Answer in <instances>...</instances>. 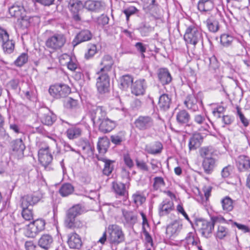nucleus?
<instances>
[{"label":"nucleus","instance_id":"46","mask_svg":"<svg viewBox=\"0 0 250 250\" xmlns=\"http://www.w3.org/2000/svg\"><path fill=\"white\" fill-rule=\"evenodd\" d=\"M32 224L33 227L31 229H34L32 232L38 233L44 229L45 222L43 219H38L33 221Z\"/></svg>","mask_w":250,"mask_h":250},{"label":"nucleus","instance_id":"32","mask_svg":"<svg viewBox=\"0 0 250 250\" xmlns=\"http://www.w3.org/2000/svg\"><path fill=\"white\" fill-rule=\"evenodd\" d=\"M216 160L213 158H206L204 159L202 167L204 169V172L208 175L211 174L215 167Z\"/></svg>","mask_w":250,"mask_h":250},{"label":"nucleus","instance_id":"9","mask_svg":"<svg viewBox=\"0 0 250 250\" xmlns=\"http://www.w3.org/2000/svg\"><path fill=\"white\" fill-rule=\"evenodd\" d=\"M23 11H24L23 7L18 5H13L9 8V13L11 16L18 19L21 18L22 23L23 24H25V27H27L32 22L34 17L22 16Z\"/></svg>","mask_w":250,"mask_h":250},{"label":"nucleus","instance_id":"26","mask_svg":"<svg viewBox=\"0 0 250 250\" xmlns=\"http://www.w3.org/2000/svg\"><path fill=\"white\" fill-rule=\"evenodd\" d=\"M247 42L243 41L236 40L233 43L232 49L237 56H243L247 54L246 50Z\"/></svg>","mask_w":250,"mask_h":250},{"label":"nucleus","instance_id":"63","mask_svg":"<svg viewBox=\"0 0 250 250\" xmlns=\"http://www.w3.org/2000/svg\"><path fill=\"white\" fill-rule=\"evenodd\" d=\"M123 159L125 165L129 168L131 169L134 167V163L129 154H124Z\"/></svg>","mask_w":250,"mask_h":250},{"label":"nucleus","instance_id":"20","mask_svg":"<svg viewBox=\"0 0 250 250\" xmlns=\"http://www.w3.org/2000/svg\"><path fill=\"white\" fill-rule=\"evenodd\" d=\"M146 87V83L145 79L138 80L131 85V93L137 96L143 95L145 93Z\"/></svg>","mask_w":250,"mask_h":250},{"label":"nucleus","instance_id":"51","mask_svg":"<svg viewBox=\"0 0 250 250\" xmlns=\"http://www.w3.org/2000/svg\"><path fill=\"white\" fill-rule=\"evenodd\" d=\"M132 199L134 203L137 207L142 205L146 201V197L137 192L132 195Z\"/></svg>","mask_w":250,"mask_h":250},{"label":"nucleus","instance_id":"40","mask_svg":"<svg viewBox=\"0 0 250 250\" xmlns=\"http://www.w3.org/2000/svg\"><path fill=\"white\" fill-rule=\"evenodd\" d=\"M74 191V187L70 183L63 184L59 189V193L62 197H67Z\"/></svg>","mask_w":250,"mask_h":250},{"label":"nucleus","instance_id":"61","mask_svg":"<svg viewBox=\"0 0 250 250\" xmlns=\"http://www.w3.org/2000/svg\"><path fill=\"white\" fill-rule=\"evenodd\" d=\"M208 60L209 62V67L210 69L215 70L216 69L219 68V62L214 56H213L210 58H208Z\"/></svg>","mask_w":250,"mask_h":250},{"label":"nucleus","instance_id":"34","mask_svg":"<svg viewBox=\"0 0 250 250\" xmlns=\"http://www.w3.org/2000/svg\"><path fill=\"white\" fill-rule=\"evenodd\" d=\"M163 148V145L160 141H155L149 146H146V150L147 153L152 155L161 154Z\"/></svg>","mask_w":250,"mask_h":250},{"label":"nucleus","instance_id":"18","mask_svg":"<svg viewBox=\"0 0 250 250\" xmlns=\"http://www.w3.org/2000/svg\"><path fill=\"white\" fill-rule=\"evenodd\" d=\"M191 117L185 109L179 110L176 115V121L179 126H189Z\"/></svg>","mask_w":250,"mask_h":250},{"label":"nucleus","instance_id":"43","mask_svg":"<svg viewBox=\"0 0 250 250\" xmlns=\"http://www.w3.org/2000/svg\"><path fill=\"white\" fill-rule=\"evenodd\" d=\"M182 228V225L177 221H174L169 225L166 229L167 234H175L180 232Z\"/></svg>","mask_w":250,"mask_h":250},{"label":"nucleus","instance_id":"54","mask_svg":"<svg viewBox=\"0 0 250 250\" xmlns=\"http://www.w3.org/2000/svg\"><path fill=\"white\" fill-rule=\"evenodd\" d=\"M97 52V46L95 44H91L88 46L87 51L84 54V58L88 60L92 59Z\"/></svg>","mask_w":250,"mask_h":250},{"label":"nucleus","instance_id":"38","mask_svg":"<svg viewBox=\"0 0 250 250\" xmlns=\"http://www.w3.org/2000/svg\"><path fill=\"white\" fill-rule=\"evenodd\" d=\"M112 143L116 146L122 145V143L125 140V131H120L117 133L110 136V140Z\"/></svg>","mask_w":250,"mask_h":250},{"label":"nucleus","instance_id":"11","mask_svg":"<svg viewBox=\"0 0 250 250\" xmlns=\"http://www.w3.org/2000/svg\"><path fill=\"white\" fill-rule=\"evenodd\" d=\"M192 228L196 231H198L202 234L211 233L213 229V225L210 222L202 219H195L194 222L191 223Z\"/></svg>","mask_w":250,"mask_h":250},{"label":"nucleus","instance_id":"15","mask_svg":"<svg viewBox=\"0 0 250 250\" xmlns=\"http://www.w3.org/2000/svg\"><path fill=\"white\" fill-rule=\"evenodd\" d=\"M99 76L97 79L96 86L99 93L103 94L109 91V77L107 74H97Z\"/></svg>","mask_w":250,"mask_h":250},{"label":"nucleus","instance_id":"6","mask_svg":"<svg viewBox=\"0 0 250 250\" xmlns=\"http://www.w3.org/2000/svg\"><path fill=\"white\" fill-rule=\"evenodd\" d=\"M154 120L149 115H140L134 121L135 128L140 131H146L151 130L154 126Z\"/></svg>","mask_w":250,"mask_h":250},{"label":"nucleus","instance_id":"29","mask_svg":"<svg viewBox=\"0 0 250 250\" xmlns=\"http://www.w3.org/2000/svg\"><path fill=\"white\" fill-rule=\"evenodd\" d=\"M203 136L199 133L193 134L188 142L189 150H194L199 148L203 141Z\"/></svg>","mask_w":250,"mask_h":250},{"label":"nucleus","instance_id":"37","mask_svg":"<svg viewBox=\"0 0 250 250\" xmlns=\"http://www.w3.org/2000/svg\"><path fill=\"white\" fill-rule=\"evenodd\" d=\"M70 249H80L82 246V241L79 235H70L67 240Z\"/></svg>","mask_w":250,"mask_h":250},{"label":"nucleus","instance_id":"16","mask_svg":"<svg viewBox=\"0 0 250 250\" xmlns=\"http://www.w3.org/2000/svg\"><path fill=\"white\" fill-rule=\"evenodd\" d=\"M83 7L90 12L101 13L104 11L105 4L102 0H87L84 2Z\"/></svg>","mask_w":250,"mask_h":250},{"label":"nucleus","instance_id":"10","mask_svg":"<svg viewBox=\"0 0 250 250\" xmlns=\"http://www.w3.org/2000/svg\"><path fill=\"white\" fill-rule=\"evenodd\" d=\"M38 116L41 123L45 125L51 126L56 121V115L47 107H42L38 111Z\"/></svg>","mask_w":250,"mask_h":250},{"label":"nucleus","instance_id":"5","mask_svg":"<svg viewBox=\"0 0 250 250\" xmlns=\"http://www.w3.org/2000/svg\"><path fill=\"white\" fill-rule=\"evenodd\" d=\"M197 9L202 14H214L215 17H221L222 13L215 7L214 0H199Z\"/></svg>","mask_w":250,"mask_h":250},{"label":"nucleus","instance_id":"50","mask_svg":"<svg viewBox=\"0 0 250 250\" xmlns=\"http://www.w3.org/2000/svg\"><path fill=\"white\" fill-rule=\"evenodd\" d=\"M64 106L70 109H76L79 107V102L71 97L66 98L64 101Z\"/></svg>","mask_w":250,"mask_h":250},{"label":"nucleus","instance_id":"49","mask_svg":"<svg viewBox=\"0 0 250 250\" xmlns=\"http://www.w3.org/2000/svg\"><path fill=\"white\" fill-rule=\"evenodd\" d=\"M235 40L234 38L228 34H222L220 37V42L221 44L225 47H229L233 45Z\"/></svg>","mask_w":250,"mask_h":250},{"label":"nucleus","instance_id":"21","mask_svg":"<svg viewBox=\"0 0 250 250\" xmlns=\"http://www.w3.org/2000/svg\"><path fill=\"white\" fill-rule=\"evenodd\" d=\"M114 64V61L112 57L109 55H105L102 58L100 65L102 66L100 71L97 74H107L111 70L112 66Z\"/></svg>","mask_w":250,"mask_h":250},{"label":"nucleus","instance_id":"35","mask_svg":"<svg viewBox=\"0 0 250 250\" xmlns=\"http://www.w3.org/2000/svg\"><path fill=\"white\" fill-rule=\"evenodd\" d=\"M10 146L13 151L17 152L20 155H23L25 146L21 139L13 140L10 143Z\"/></svg>","mask_w":250,"mask_h":250},{"label":"nucleus","instance_id":"47","mask_svg":"<svg viewBox=\"0 0 250 250\" xmlns=\"http://www.w3.org/2000/svg\"><path fill=\"white\" fill-rule=\"evenodd\" d=\"M52 242L53 239L51 235H42L39 240V245L41 248L47 250Z\"/></svg>","mask_w":250,"mask_h":250},{"label":"nucleus","instance_id":"17","mask_svg":"<svg viewBox=\"0 0 250 250\" xmlns=\"http://www.w3.org/2000/svg\"><path fill=\"white\" fill-rule=\"evenodd\" d=\"M122 221L125 226L133 227L137 223L138 214L135 211L122 209Z\"/></svg>","mask_w":250,"mask_h":250},{"label":"nucleus","instance_id":"59","mask_svg":"<svg viewBox=\"0 0 250 250\" xmlns=\"http://www.w3.org/2000/svg\"><path fill=\"white\" fill-rule=\"evenodd\" d=\"M72 225L71 227H66L68 229H78L85 230L86 228L85 224L80 220H76L72 222Z\"/></svg>","mask_w":250,"mask_h":250},{"label":"nucleus","instance_id":"2","mask_svg":"<svg viewBox=\"0 0 250 250\" xmlns=\"http://www.w3.org/2000/svg\"><path fill=\"white\" fill-rule=\"evenodd\" d=\"M184 39L187 43L192 44L194 46L200 42L203 46L202 31L194 25H190L187 28Z\"/></svg>","mask_w":250,"mask_h":250},{"label":"nucleus","instance_id":"39","mask_svg":"<svg viewBox=\"0 0 250 250\" xmlns=\"http://www.w3.org/2000/svg\"><path fill=\"white\" fill-rule=\"evenodd\" d=\"M133 81V78L131 75L128 74L123 75L120 79V88L126 90L131 84L132 85Z\"/></svg>","mask_w":250,"mask_h":250},{"label":"nucleus","instance_id":"48","mask_svg":"<svg viewBox=\"0 0 250 250\" xmlns=\"http://www.w3.org/2000/svg\"><path fill=\"white\" fill-rule=\"evenodd\" d=\"M82 130L78 127L74 126L68 128L66 132V136L69 139H74L79 137L81 134Z\"/></svg>","mask_w":250,"mask_h":250},{"label":"nucleus","instance_id":"62","mask_svg":"<svg viewBox=\"0 0 250 250\" xmlns=\"http://www.w3.org/2000/svg\"><path fill=\"white\" fill-rule=\"evenodd\" d=\"M236 109L237 115L239 116V118L241 123L243 124L244 126L247 127L249 125V120L245 117L244 114L242 113L241 110V108L237 106Z\"/></svg>","mask_w":250,"mask_h":250},{"label":"nucleus","instance_id":"13","mask_svg":"<svg viewBox=\"0 0 250 250\" xmlns=\"http://www.w3.org/2000/svg\"><path fill=\"white\" fill-rule=\"evenodd\" d=\"M89 115L93 124L99 125L107 117L106 110L102 106L93 107L89 111Z\"/></svg>","mask_w":250,"mask_h":250},{"label":"nucleus","instance_id":"4","mask_svg":"<svg viewBox=\"0 0 250 250\" xmlns=\"http://www.w3.org/2000/svg\"><path fill=\"white\" fill-rule=\"evenodd\" d=\"M66 42V38L62 33H54L45 41L46 46L54 51L61 49Z\"/></svg>","mask_w":250,"mask_h":250},{"label":"nucleus","instance_id":"3","mask_svg":"<svg viewBox=\"0 0 250 250\" xmlns=\"http://www.w3.org/2000/svg\"><path fill=\"white\" fill-rule=\"evenodd\" d=\"M204 95L201 91L196 94H188L186 98L184 104L187 108L193 112H195L202 108Z\"/></svg>","mask_w":250,"mask_h":250},{"label":"nucleus","instance_id":"1","mask_svg":"<svg viewBox=\"0 0 250 250\" xmlns=\"http://www.w3.org/2000/svg\"><path fill=\"white\" fill-rule=\"evenodd\" d=\"M43 195L40 192H35L32 194L24 195L21 199L22 216L27 221L33 219L32 209L29 208L37 204L42 198Z\"/></svg>","mask_w":250,"mask_h":250},{"label":"nucleus","instance_id":"27","mask_svg":"<svg viewBox=\"0 0 250 250\" xmlns=\"http://www.w3.org/2000/svg\"><path fill=\"white\" fill-rule=\"evenodd\" d=\"M221 17H215L214 14H211V15L207 19L206 21L205 22L206 25L209 30V31L212 33L217 32L220 28L218 19Z\"/></svg>","mask_w":250,"mask_h":250},{"label":"nucleus","instance_id":"56","mask_svg":"<svg viewBox=\"0 0 250 250\" xmlns=\"http://www.w3.org/2000/svg\"><path fill=\"white\" fill-rule=\"evenodd\" d=\"M82 149L87 156H92L94 154V147L88 142H84L82 145Z\"/></svg>","mask_w":250,"mask_h":250},{"label":"nucleus","instance_id":"33","mask_svg":"<svg viewBox=\"0 0 250 250\" xmlns=\"http://www.w3.org/2000/svg\"><path fill=\"white\" fill-rule=\"evenodd\" d=\"M110 140L106 136L100 137L97 143V149L99 153L104 155L106 153L110 146Z\"/></svg>","mask_w":250,"mask_h":250},{"label":"nucleus","instance_id":"19","mask_svg":"<svg viewBox=\"0 0 250 250\" xmlns=\"http://www.w3.org/2000/svg\"><path fill=\"white\" fill-rule=\"evenodd\" d=\"M174 205L173 201L166 199L159 205L158 211L159 216H165L168 215L174 210Z\"/></svg>","mask_w":250,"mask_h":250},{"label":"nucleus","instance_id":"64","mask_svg":"<svg viewBox=\"0 0 250 250\" xmlns=\"http://www.w3.org/2000/svg\"><path fill=\"white\" fill-rule=\"evenodd\" d=\"M225 111V108L222 106H218L214 108L212 110V114L214 117L217 118H220L222 116V114Z\"/></svg>","mask_w":250,"mask_h":250},{"label":"nucleus","instance_id":"22","mask_svg":"<svg viewBox=\"0 0 250 250\" xmlns=\"http://www.w3.org/2000/svg\"><path fill=\"white\" fill-rule=\"evenodd\" d=\"M97 159L104 163V168L103 169V173L104 175L108 176H109L114 169V163L115 161L108 159L103 156H97Z\"/></svg>","mask_w":250,"mask_h":250},{"label":"nucleus","instance_id":"44","mask_svg":"<svg viewBox=\"0 0 250 250\" xmlns=\"http://www.w3.org/2000/svg\"><path fill=\"white\" fill-rule=\"evenodd\" d=\"M123 234L122 228L116 224H112L108 226L105 228V231L103 234Z\"/></svg>","mask_w":250,"mask_h":250},{"label":"nucleus","instance_id":"8","mask_svg":"<svg viewBox=\"0 0 250 250\" xmlns=\"http://www.w3.org/2000/svg\"><path fill=\"white\" fill-rule=\"evenodd\" d=\"M49 92L53 97L60 99L67 97L71 93V88L65 84H55L50 86Z\"/></svg>","mask_w":250,"mask_h":250},{"label":"nucleus","instance_id":"7","mask_svg":"<svg viewBox=\"0 0 250 250\" xmlns=\"http://www.w3.org/2000/svg\"><path fill=\"white\" fill-rule=\"evenodd\" d=\"M67 8L70 12L72 18L75 21H81L80 11L84 8V2L81 0H69L67 1Z\"/></svg>","mask_w":250,"mask_h":250},{"label":"nucleus","instance_id":"23","mask_svg":"<svg viewBox=\"0 0 250 250\" xmlns=\"http://www.w3.org/2000/svg\"><path fill=\"white\" fill-rule=\"evenodd\" d=\"M92 37L91 32L88 30H83L79 32L73 39L72 43L74 47L79 44L90 41Z\"/></svg>","mask_w":250,"mask_h":250},{"label":"nucleus","instance_id":"12","mask_svg":"<svg viewBox=\"0 0 250 250\" xmlns=\"http://www.w3.org/2000/svg\"><path fill=\"white\" fill-rule=\"evenodd\" d=\"M0 38L2 42V47L4 53H12L15 49V42L9 40L7 32L1 27H0Z\"/></svg>","mask_w":250,"mask_h":250},{"label":"nucleus","instance_id":"58","mask_svg":"<svg viewBox=\"0 0 250 250\" xmlns=\"http://www.w3.org/2000/svg\"><path fill=\"white\" fill-rule=\"evenodd\" d=\"M8 88L14 90L15 92L20 91L19 86V80L18 79H13L9 82L7 84Z\"/></svg>","mask_w":250,"mask_h":250},{"label":"nucleus","instance_id":"55","mask_svg":"<svg viewBox=\"0 0 250 250\" xmlns=\"http://www.w3.org/2000/svg\"><path fill=\"white\" fill-rule=\"evenodd\" d=\"M124 240V235H108L107 241L112 245H117Z\"/></svg>","mask_w":250,"mask_h":250},{"label":"nucleus","instance_id":"41","mask_svg":"<svg viewBox=\"0 0 250 250\" xmlns=\"http://www.w3.org/2000/svg\"><path fill=\"white\" fill-rule=\"evenodd\" d=\"M234 202L235 201L231 199L229 196H225L221 201L223 209L227 212L231 211L233 208Z\"/></svg>","mask_w":250,"mask_h":250},{"label":"nucleus","instance_id":"30","mask_svg":"<svg viewBox=\"0 0 250 250\" xmlns=\"http://www.w3.org/2000/svg\"><path fill=\"white\" fill-rule=\"evenodd\" d=\"M171 104V96L167 94H162L159 98L158 106L161 111H166L169 108Z\"/></svg>","mask_w":250,"mask_h":250},{"label":"nucleus","instance_id":"25","mask_svg":"<svg viewBox=\"0 0 250 250\" xmlns=\"http://www.w3.org/2000/svg\"><path fill=\"white\" fill-rule=\"evenodd\" d=\"M112 188L116 197L126 198L128 196V191L125 185L121 182H113Z\"/></svg>","mask_w":250,"mask_h":250},{"label":"nucleus","instance_id":"52","mask_svg":"<svg viewBox=\"0 0 250 250\" xmlns=\"http://www.w3.org/2000/svg\"><path fill=\"white\" fill-rule=\"evenodd\" d=\"M28 55L26 53H22L20 55L18 58L14 61V64L18 67L23 66L25 63L27 62Z\"/></svg>","mask_w":250,"mask_h":250},{"label":"nucleus","instance_id":"57","mask_svg":"<svg viewBox=\"0 0 250 250\" xmlns=\"http://www.w3.org/2000/svg\"><path fill=\"white\" fill-rule=\"evenodd\" d=\"M240 158V167L242 166L246 170L249 169L250 168V160L249 158L246 156H241Z\"/></svg>","mask_w":250,"mask_h":250},{"label":"nucleus","instance_id":"28","mask_svg":"<svg viewBox=\"0 0 250 250\" xmlns=\"http://www.w3.org/2000/svg\"><path fill=\"white\" fill-rule=\"evenodd\" d=\"M98 125L99 130L106 133L110 132L115 127L116 122L106 117Z\"/></svg>","mask_w":250,"mask_h":250},{"label":"nucleus","instance_id":"36","mask_svg":"<svg viewBox=\"0 0 250 250\" xmlns=\"http://www.w3.org/2000/svg\"><path fill=\"white\" fill-rule=\"evenodd\" d=\"M140 34L142 37L148 36L150 33L154 30V27L152 26L146 21L142 22L137 28Z\"/></svg>","mask_w":250,"mask_h":250},{"label":"nucleus","instance_id":"60","mask_svg":"<svg viewBox=\"0 0 250 250\" xmlns=\"http://www.w3.org/2000/svg\"><path fill=\"white\" fill-rule=\"evenodd\" d=\"M138 10L134 6H130L123 11V13L126 16V20L127 21H129L130 16L135 14Z\"/></svg>","mask_w":250,"mask_h":250},{"label":"nucleus","instance_id":"31","mask_svg":"<svg viewBox=\"0 0 250 250\" xmlns=\"http://www.w3.org/2000/svg\"><path fill=\"white\" fill-rule=\"evenodd\" d=\"M38 159L41 165L46 167L51 163L53 156L49 150L45 151V150L41 149L38 154Z\"/></svg>","mask_w":250,"mask_h":250},{"label":"nucleus","instance_id":"53","mask_svg":"<svg viewBox=\"0 0 250 250\" xmlns=\"http://www.w3.org/2000/svg\"><path fill=\"white\" fill-rule=\"evenodd\" d=\"M199 152L200 156L203 159L206 158H212L211 155L213 151L211 147H203L200 149Z\"/></svg>","mask_w":250,"mask_h":250},{"label":"nucleus","instance_id":"14","mask_svg":"<svg viewBox=\"0 0 250 250\" xmlns=\"http://www.w3.org/2000/svg\"><path fill=\"white\" fill-rule=\"evenodd\" d=\"M83 212L82 207L77 204L70 208L66 212V217L64 220L65 227H71L72 222L76 220V218L81 215Z\"/></svg>","mask_w":250,"mask_h":250},{"label":"nucleus","instance_id":"42","mask_svg":"<svg viewBox=\"0 0 250 250\" xmlns=\"http://www.w3.org/2000/svg\"><path fill=\"white\" fill-rule=\"evenodd\" d=\"M144 2L145 5L146 7L151 12H153L154 11H155V15H153L152 14L153 16L154 17L155 19H159L158 14L156 11L157 8L158 6V4L156 2V0H142Z\"/></svg>","mask_w":250,"mask_h":250},{"label":"nucleus","instance_id":"24","mask_svg":"<svg viewBox=\"0 0 250 250\" xmlns=\"http://www.w3.org/2000/svg\"><path fill=\"white\" fill-rule=\"evenodd\" d=\"M157 74L159 82L163 85L168 84L172 81V76L168 69L166 68H159L157 71Z\"/></svg>","mask_w":250,"mask_h":250},{"label":"nucleus","instance_id":"45","mask_svg":"<svg viewBox=\"0 0 250 250\" xmlns=\"http://www.w3.org/2000/svg\"><path fill=\"white\" fill-rule=\"evenodd\" d=\"M68 58L69 61L67 62V67L71 71H74L76 70H80V64L75 56L72 57L66 55Z\"/></svg>","mask_w":250,"mask_h":250}]
</instances>
